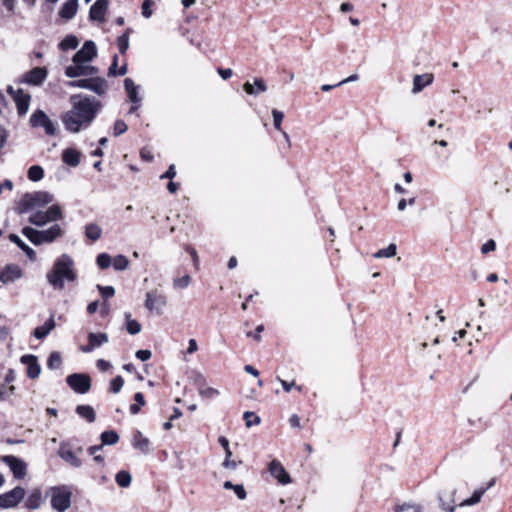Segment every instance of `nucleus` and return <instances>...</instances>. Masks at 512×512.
I'll list each match as a JSON object with an SVG mask.
<instances>
[{"label":"nucleus","mask_w":512,"mask_h":512,"mask_svg":"<svg viewBox=\"0 0 512 512\" xmlns=\"http://www.w3.org/2000/svg\"><path fill=\"white\" fill-rule=\"evenodd\" d=\"M70 102L71 110L61 117L64 128L70 133H78L90 127L102 106L99 100L86 94L71 95Z\"/></svg>","instance_id":"1"},{"label":"nucleus","mask_w":512,"mask_h":512,"mask_svg":"<svg viewBox=\"0 0 512 512\" xmlns=\"http://www.w3.org/2000/svg\"><path fill=\"white\" fill-rule=\"evenodd\" d=\"M48 283L55 290H63L65 287L64 280L74 282L77 274L74 270V261L68 254L64 253L58 257L52 269L46 275Z\"/></svg>","instance_id":"2"},{"label":"nucleus","mask_w":512,"mask_h":512,"mask_svg":"<svg viewBox=\"0 0 512 512\" xmlns=\"http://www.w3.org/2000/svg\"><path fill=\"white\" fill-rule=\"evenodd\" d=\"M22 234L34 245L39 246L45 243H52L62 236L63 230L59 224H54L46 230H37L32 227L22 228Z\"/></svg>","instance_id":"3"},{"label":"nucleus","mask_w":512,"mask_h":512,"mask_svg":"<svg viewBox=\"0 0 512 512\" xmlns=\"http://www.w3.org/2000/svg\"><path fill=\"white\" fill-rule=\"evenodd\" d=\"M53 201V195L47 191L26 192L15 208L18 214H24L35 207H43Z\"/></svg>","instance_id":"4"},{"label":"nucleus","mask_w":512,"mask_h":512,"mask_svg":"<svg viewBox=\"0 0 512 512\" xmlns=\"http://www.w3.org/2000/svg\"><path fill=\"white\" fill-rule=\"evenodd\" d=\"M51 492V507L57 512H65L71 506L72 491L67 485L53 486Z\"/></svg>","instance_id":"5"},{"label":"nucleus","mask_w":512,"mask_h":512,"mask_svg":"<svg viewBox=\"0 0 512 512\" xmlns=\"http://www.w3.org/2000/svg\"><path fill=\"white\" fill-rule=\"evenodd\" d=\"M67 86L70 88L88 89L98 96L104 95L108 88L107 81L100 76L71 80L67 82Z\"/></svg>","instance_id":"6"},{"label":"nucleus","mask_w":512,"mask_h":512,"mask_svg":"<svg viewBox=\"0 0 512 512\" xmlns=\"http://www.w3.org/2000/svg\"><path fill=\"white\" fill-rule=\"evenodd\" d=\"M66 383L78 394H86L91 389V378L86 373H72L66 377Z\"/></svg>","instance_id":"7"},{"label":"nucleus","mask_w":512,"mask_h":512,"mask_svg":"<svg viewBox=\"0 0 512 512\" xmlns=\"http://www.w3.org/2000/svg\"><path fill=\"white\" fill-rule=\"evenodd\" d=\"M29 123L32 128H43L45 133L49 136L56 134L55 124L41 109H37L31 114Z\"/></svg>","instance_id":"8"},{"label":"nucleus","mask_w":512,"mask_h":512,"mask_svg":"<svg viewBox=\"0 0 512 512\" xmlns=\"http://www.w3.org/2000/svg\"><path fill=\"white\" fill-rule=\"evenodd\" d=\"M25 497V489L16 486L12 490L0 494V509H9L16 507Z\"/></svg>","instance_id":"9"},{"label":"nucleus","mask_w":512,"mask_h":512,"mask_svg":"<svg viewBox=\"0 0 512 512\" xmlns=\"http://www.w3.org/2000/svg\"><path fill=\"white\" fill-rule=\"evenodd\" d=\"M166 304V296L161 293H158L156 290H151L146 293L144 305L149 311L155 312L157 315H160L162 314V310L166 306Z\"/></svg>","instance_id":"10"},{"label":"nucleus","mask_w":512,"mask_h":512,"mask_svg":"<svg viewBox=\"0 0 512 512\" xmlns=\"http://www.w3.org/2000/svg\"><path fill=\"white\" fill-rule=\"evenodd\" d=\"M97 56V46L94 41L87 40L82 48L72 57L73 63H89Z\"/></svg>","instance_id":"11"},{"label":"nucleus","mask_w":512,"mask_h":512,"mask_svg":"<svg viewBox=\"0 0 512 512\" xmlns=\"http://www.w3.org/2000/svg\"><path fill=\"white\" fill-rule=\"evenodd\" d=\"M47 76L48 69L46 67H34L21 76L20 82L32 86H40Z\"/></svg>","instance_id":"12"},{"label":"nucleus","mask_w":512,"mask_h":512,"mask_svg":"<svg viewBox=\"0 0 512 512\" xmlns=\"http://www.w3.org/2000/svg\"><path fill=\"white\" fill-rule=\"evenodd\" d=\"M1 461L10 468L14 478L23 479L26 476L27 464L22 459L14 455H4L1 457Z\"/></svg>","instance_id":"13"},{"label":"nucleus","mask_w":512,"mask_h":512,"mask_svg":"<svg viewBox=\"0 0 512 512\" xmlns=\"http://www.w3.org/2000/svg\"><path fill=\"white\" fill-rule=\"evenodd\" d=\"M58 455L63 461L74 468H80L82 466V461L66 442L60 444Z\"/></svg>","instance_id":"14"},{"label":"nucleus","mask_w":512,"mask_h":512,"mask_svg":"<svg viewBox=\"0 0 512 512\" xmlns=\"http://www.w3.org/2000/svg\"><path fill=\"white\" fill-rule=\"evenodd\" d=\"M270 474L278 480L282 485H286L292 482L290 475L285 470L283 465L276 459L272 460L269 464Z\"/></svg>","instance_id":"15"},{"label":"nucleus","mask_w":512,"mask_h":512,"mask_svg":"<svg viewBox=\"0 0 512 512\" xmlns=\"http://www.w3.org/2000/svg\"><path fill=\"white\" fill-rule=\"evenodd\" d=\"M20 361L22 364L27 366V376L30 379H35L39 377L41 373V366L38 363L37 356L33 354H25L21 356Z\"/></svg>","instance_id":"16"},{"label":"nucleus","mask_w":512,"mask_h":512,"mask_svg":"<svg viewBox=\"0 0 512 512\" xmlns=\"http://www.w3.org/2000/svg\"><path fill=\"white\" fill-rule=\"evenodd\" d=\"M109 0H96L95 3L90 7L89 19L91 21L103 22L105 20V14L108 10Z\"/></svg>","instance_id":"17"},{"label":"nucleus","mask_w":512,"mask_h":512,"mask_svg":"<svg viewBox=\"0 0 512 512\" xmlns=\"http://www.w3.org/2000/svg\"><path fill=\"white\" fill-rule=\"evenodd\" d=\"M108 335L106 333H93L88 334V344L81 346V351L84 353H90L95 348L102 346L108 342Z\"/></svg>","instance_id":"18"},{"label":"nucleus","mask_w":512,"mask_h":512,"mask_svg":"<svg viewBox=\"0 0 512 512\" xmlns=\"http://www.w3.org/2000/svg\"><path fill=\"white\" fill-rule=\"evenodd\" d=\"M22 277V270L17 265H7L0 271V281L4 284L11 283Z\"/></svg>","instance_id":"19"},{"label":"nucleus","mask_w":512,"mask_h":512,"mask_svg":"<svg viewBox=\"0 0 512 512\" xmlns=\"http://www.w3.org/2000/svg\"><path fill=\"white\" fill-rule=\"evenodd\" d=\"M17 96L14 97V102L17 107V113L19 116L25 115L29 110L31 95L25 93L23 89H17Z\"/></svg>","instance_id":"20"},{"label":"nucleus","mask_w":512,"mask_h":512,"mask_svg":"<svg viewBox=\"0 0 512 512\" xmlns=\"http://www.w3.org/2000/svg\"><path fill=\"white\" fill-rule=\"evenodd\" d=\"M132 445L135 449L141 451L143 454H149L151 452L150 440L145 437L139 430L135 431L133 434Z\"/></svg>","instance_id":"21"},{"label":"nucleus","mask_w":512,"mask_h":512,"mask_svg":"<svg viewBox=\"0 0 512 512\" xmlns=\"http://www.w3.org/2000/svg\"><path fill=\"white\" fill-rule=\"evenodd\" d=\"M78 1L79 0H67L64 2L59 10V16L65 20L72 19L77 13Z\"/></svg>","instance_id":"22"},{"label":"nucleus","mask_w":512,"mask_h":512,"mask_svg":"<svg viewBox=\"0 0 512 512\" xmlns=\"http://www.w3.org/2000/svg\"><path fill=\"white\" fill-rule=\"evenodd\" d=\"M434 80L433 74L426 73L423 75H415L413 79L412 92L414 94L421 92L426 86L430 85Z\"/></svg>","instance_id":"23"},{"label":"nucleus","mask_w":512,"mask_h":512,"mask_svg":"<svg viewBox=\"0 0 512 512\" xmlns=\"http://www.w3.org/2000/svg\"><path fill=\"white\" fill-rule=\"evenodd\" d=\"M8 238L26 254L30 261H35L37 259L36 252L30 246H28L17 234L12 233Z\"/></svg>","instance_id":"24"},{"label":"nucleus","mask_w":512,"mask_h":512,"mask_svg":"<svg viewBox=\"0 0 512 512\" xmlns=\"http://www.w3.org/2000/svg\"><path fill=\"white\" fill-rule=\"evenodd\" d=\"M243 89L247 94L257 96L267 90V85L262 78H255L254 85L250 82H246L243 85Z\"/></svg>","instance_id":"25"},{"label":"nucleus","mask_w":512,"mask_h":512,"mask_svg":"<svg viewBox=\"0 0 512 512\" xmlns=\"http://www.w3.org/2000/svg\"><path fill=\"white\" fill-rule=\"evenodd\" d=\"M81 159V153L75 148H67L62 153V160L65 164L71 167L79 165Z\"/></svg>","instance_id":"26"},{"label":"nucleus","mask_w":512,"mask_h":512,"mask_svg":"<svg viewBox=\"0 0 512 512\" xmlns=\"http://www.w3.org/2000/svg\"><path fill=\"white\" fill-rule=\"evenodd\" d=\"M42 492L39 488L33 489L25 500V507L30 510H36L40 508L42 504Z\"/></svg>","instance_id":"27"},{"label":"nucleus","mask_w":512,"mask_h":512,"mask_svg":"<svg viewBox=\"0 0 512 512\" xmlns=\"http://www.w3.org/2000/svg\"><path fill=\"white\" fill-rule=\"evenodd\" d=\"M124 88L126 90V93L128 95L129 100L133 104H139L141 103V97L138 94V86L135 85L134 81L131 78H126L124 80Z\"/></svg>","instance_id":"28"},{"label":"nucleus","mask_w":512,"mask_h":512,"mask_svg":"<svg viewBox=\"0 0 512 512\" xmlns=\"http://www.w3.org/2000/svg\"><path fill=\"white\" fill-rule=\"evenodd\" d=\"M87 63H73L65 68L64 74L66 77L74 79L80 76H86Z\"/></svg>","instance_id":"29"},{"label":"nucleus","mask_w":512,"mask_h":512,"mask_svg":"<svg viewBox=\"0 0 512 512\" xmlns=\"http://www.w3.org/2000/svg\"><path fill=\"white\" fill-rule=\"evenodd\" d=\"M218 442L223 447V449L225 450V459H224V462H223V466L225 468L235 469L237 467L236 461H229V458L232 457V452H231L230 447H229L228 439L226 437H224V436H220L219 439H218Z\"/></svg>","instance_id":"30"},{"label":"nucleus","mask_w":512,"mask_h":512,"mask_svg":"<svg viewBox=\"0 0 512 512\" xmlns=\"http://www.w3.org/2000/svg\"><path fill=\"white\" fill-rule=\"evenodd\" d=\"M75 412L89 423H93L96 420V413L90 405H78Z\"/></svg>","instance_id":"31"},{"label":"nucleus","mask_w":512,"mask_h":512,"mask_svg":"<svg viewBox=\"0 0 512 512\" xmlns=\"http://www.w3.org/2000/svg\"><path fill=\"white\" fill-rule=\"evenodd\" d=\"M78 45V38L75 35L69 34L59 43V49L62 51L74 50Z\"/></svg>","instance_id":"32"},{"label":"nucleus","mask_w":512,"mask_h":512,"mask_svg":"<svg viewBox=\"0 0 512 512\" xmlns=\"http://www.w3.org/2000/svg\"><path fill=\"white\" fill-rule=\"evenodd\" d=\"M101 234H102V229L99 225H97L95 223H89L85 226V236L88 239H90L92 241H97L98 239H100Z\"/></svg>","instance_id":"33"},{"label":"nucleus","mask_w":512,"mask_h":512,"mask_svg":"<svg viewBox=\"0 0 512 512\" xmlns=\"http://www.w3.org/2000/svg\"><path fill=\"white\" fill-rule=\"evenodd\" d=\"M100 440L102 446L114 445L119 441V435L115 430H106L101 433Z\"/></svg>","instance_id":"34"},{"label":"nucleus","mask_w":512,"mask_h":512,"mask_svg":"<svg viewBox=\"0 0 512 512\" xmlns=\"http://www.w3.org/2000/svg\"><path fill=\"white\" fill-rule=\"evenodd\" d=\"M132 32L131 28H127L126 31L117 38V46L121 54H125L129 48V34Z\"/></svg>","instance_id":"35"},{"label":"nucleus","mask_w":512,"mask_h":512,"mask_svg":"<svg viewBox=\"0 0 512 512\" xmlns=\"http://www.w3.org/2000/svg\"><path fill=\"white\" fill-rule=\"evenodd\" d=\"M397 246L394 243L388 245V247L378 250L373 254V257L376 259L379 258H391L396 255Z\"/></svg>","instance_id":"36"},{"label":"nucleus","mask_w":512,"mask_h":512,"mask_svg":"<svg viewBox=\"0 0 512 512\" xmlns=\"http://www.w3.org/2000/svg\"><path fill=\"white\" fill-rule=\"evenodd\" d=\"M485 494V489L478 488L476 489L472 496L468 499H465L463 502L459 504V506H473L481 501L482 496Z\"/></svg>","instance_id":"37"},{"label":"nucleus","mask_w":512,"mask_h":512,"mask_svg":"<svg viewBox=\"0 0 512 512\" xmlns=\"http://www.w3.org/2000/svg\"><path fill=\"white\" fill-rule=\"evenodd\" d=\"M27 177L30 181L38 182L44 177V169L39 165L29 167Z\"/></svg>","instance_id":"38"},{"label":"nucleus","mask_w":512,"mask_h":512,"mask_svg":"<svg viewBox=\"0 0 512 512\" xmlns=\"http://www.w3.org/2000/svg\"><path fill=\"white\" fill-rule=\"evenodd\" d=\"M29 223L32 225L42 227L46 225L49 221L45 216V211H37L31 214L28 218Z\"/></svg>","instance_id":"39"},{"label":"nucleus","mask_w":512,"mask_h":512,"mask_svg":"<svg viewBox=\"0 0 512 512\" xmlns=\"http://www.w3.org/2000/svg\"><path fill=\"white\" fill-rule=\"evenodd\" d=\"M115 481L118 484V486L126 488L130 486L132 481V476L128 471L121 470L117 472L115 475Z\"/></svg>","instance_id":"40"},{"label":"nucleus","mask_w":512,"mask_h":512,"mask_svg":"<svg viewBox=\"0 0 512 512\" xmlns=\"http://www.w3.org/2000/svg\"><path fill=\"white\" fill-rule=\"evenodd\" d=\"M62 365V357L58 351H53L50 353L47 359V367L51 370L59 369Z\"/></svg>","instance_id":"41"},{"label":"nucleus","mask_w":512,"mask_h":512,"mask_svg":"<svg viewBox=\"0 0 512 512\" xmlns=\"http://www.w3.org/2000/svg\"><path fill=\"white\" fill-rule=\"evenodd\" d=\"M45 216L46 218L48 219V221H57V220H60L62 218V210H61V207L57 204H54L52 206H50L46 211H45Z\"/></svg>","instance_id":"42"},{"label":"nucleus","mask_w":512,"mask_h":512,"mask_svg":"<svg viewBox=\"0 0 512 512\" xmlns=\"http://www.w3.org/2000/svg\"><path fill=\"white\" fill-rule=\"evenodd\" d=\"M126 330L130 335H136L141 331V325L140 323L130 318V314L126 313Z\"/></svg>","instance_id":"43"},{"label":"nucleus","mask_w":512,"mask_h":512,"mask_svg":"<svg viewBox=\"0 0 512 512\" xmlns=\"http://www.w3.org/2000/svg\"><path fill=\"white\" fill-rule=\"evenodd\" d=\"M457 490L456 489H453L451 491V499H450V504H447L444 500H443V495L441 493L438 494V500H439V504H440V507L446 511V512H454L455 509H456V506L454 505V496L456 494Z\"/></svg>","instance_id":"44"},{"label":"nucleus","mask_w":512,"mask_h":512,"mask_svg":"<svg viewBox=\"0 0 512 512\" xmlns=\"http://www.w3.org/2000/svg\"><path fill=\"white\" fill-rule=\"evenodd\" d=\"M112 265L116 271H124L129 266V260L126 256L119 254L114 257Z\"/></svg>","instance_id":"45"},{"label":"nucleus","mask_w":512,"mask_h":512,"mask_svg":"<svg viewBox=\"0 0 512 512\" xmlns=\"http://www.w3.org/2000/svg\"><path fill=\"white\" fill-rule=\"evenodd\" d=\"M123 385L124 379L122 376L118 375L110 381L109 392L117 394L121 391Z\"/></svg>","instance_id":"46"},{"label":"nucleus","mask_w":512,"mask_h":512,"mask_svg":"<svg viewBox=\"0 0 512 512\" xmlns=\"http://www.w3.org/2000/svg\"><path fill=\"white\" fill-rule=\"evenodd\" d=\"M96 263L100 269H107L112 264V259L108 253H100L96 258Z\"/></svg>","instance_id":"47"},{"label":"nucleus","mask_w":512,"mask_h":512,"mask_svg":"<svg viewBox=\"0 0 512 512\" xmlns=\"http://www.w3.org/2000/svg\"><path fill=\"white\" fill-rule=\"evenodd\" d=\"M243 419L245 420L246 426L251 427L253 425H258L261 422V419L259 416H257L252 411H246L243 414Z\"/></svg>","instance_id":"48"},{"label":"nucleus","mask_w":512,"mask_h":512,"mask_svg":"<svg viewBox=\"0 0 512 512\" xmlns=\"http://www.w3.org/2000/svg\"><path fill=\"white\" fill-rule=\"evenodd\" d=\"M127 129H128V126L123 120H121V119L116 120L114 123V126H113V135L115 137H118V136L124 134L127 131Z\"/></svg>","instance_id":"49"},{"label":"nucleus","mask_w":512,"mask_h":512,"mask_svg":"<svg viewBox=\"0 0 512 512\" xmlns=\"http://www.w3.org/2000/svg\"><path fill=\"white\" fill-rule=\"evenodd\" d=\"M97 289L101 296L107 300L115 295V288L113 286H102L100 284L97 285Z\"/></svg>","instance_id":"50"},{"label":"nucleus","mask_w":512,"mask_h":512,"mask_svg":"<svg viewBox=\"0 0 512 512\" xmlns=\"http://www.w3.org/2000/svg\"><path fill=\"white\" fill-rule=\"evenodd\" d=\"M191 278L189 275H184L182 277L176 278L173 281V286L177 289H185L189 286Z\"/></svg>","instance_id":"51"},{"label":"nucleus","mask_w":512,"mask_h":512,"mask_svg":"<svg viewBox=\"0 0 512 512\" xmlns=\"http://www.w3.org/2000/svg\"><path fill=\"white\" fill-rule=\"evenodd\" d=\"M272 116H273V125H274L275 129L281 131V124H282V121L284 118V113L277 109H273Z\"/></svg>","instance_id":"52"},{"label":"nucleus","mask_w":512,"mask_h":512,"mask_svg":"<svg viewBox=\"0 0 512 512\" xmlns=\"http://www.w3.org/2000/svg\"><path fill=\"white\" fill-rule=\"evenodd\" d=\"M199 394L202 396V397H208V398H213L215 397L216 395L219 394L218 390L212 388V387H207V388H204V387H199Z\"/></svg>","instance_id":"53"},{"label":"nucleus","mask_w":512,"mask_h":512,"mask_svg":"<svg viewBox=\"0 0 512 512\" xmlns=\"http://www.w3.org/2000/svg\"><path fill=\"white\" fill-rule=\"evenodd\" d=\"M118 60H119L118 55L114 54L113 57H112L111 65H110V67L108 69V76L109 77H116L117 76Z\"/></svg>","instance_id":"54"},{"label":"nucleus","mask_w":512,"mask_h":512,"mask_svg":"<svg viewBox=\"0 0 512 512\" xmlns=\"http://www.w3.org/2000/svg\"><path fill=\"white\" fill-rule=\"evenodd\" d=\"M50 333V331H48L44 325H41V326H38L34 329L33 331V335L35 338L39 339V340H42L44 339L45 337H47V335Z\"/></svg>","instance_id":"55"},{"label":"nucleus","mask_w":512,"mask_h":512,"mask_svg":"<svg viewBox=\"0 0 512 512\" xmlns=\"http://www.w3.org/2000/svg\"><path fill=\"white\" fill-rule=\"evenodd\" d=\"M496 249V242L493 240V239H489L488 241H486L482 247H481V252L483 254H487L489 252H492Z\"/></svg>","instance_id":"56"},{"label":"nucleus","mask_w":512,"mask_h":512,"mask_svg":"<svg viewBox=\"0 0 512 512\" xmlns=\"http://www.w3.org/2000/svg\"><path fill=\"white\" fill-rule=\"evenodd\" d=\"M135 356L140 361H147L151 358L152 352L148 349H140L135 353Z\"/></svg>","instance_id":"57"},{"label":"nucleus","mask_w":512,"mask_h":512,"mask_svg":"<svg viewBox=\"0 0 512 512\" xmlns=\"http://www.w3.org/2000/svg\"><path fill=\"white\" fill-rule=\"evenodd\" d=\"M233 490L237 496L238 499L244 500L247 497V493L245 491V488L242 484H235L233 487Z\"/></svg>","instance_id":"58"},{"label":"nucleus","mask_w":512,"mask_h":512,"mask_svg":"<svg viewBox=\"0 0 512 512\" xmlns=\"http://www.w3.org/2000/svg\"><path fill=\"white\" fill-rule=\"evenodd\" d=\"M417 506H418L417 504H411V503L398 504L395 506L394 511L395 512H404V511H408V510L415 511V507H417Z\"/></svg>","instance_id":"59"},{"label":"nucleus","mask_w":512,"mask_h":512,"mask_svg":"<svg viewBox=\"0 0 512 512\" xmlns=\"http://www.w3.org/2000/svg\"><path fill=\"white\" fill-rule=\"evenodd\" d=\"M264 330V326L263 325H258L255 329V332H247V337H253L256 341H260L261 340V332H263Z\"/></svg>","instance_id":"60"},{"label":"nucleus","mask_w":512,"mask_h":512,"mask_svg":"<svg viewBox=\"0 0 512 512\" xmlns=\"http://www.w3.org/2000/svg\"><path fill=\"white\" fill-rule=\"evenodd\" d=\"M176 176V169H175V165L174 164H171L169 167H168V170L162 174L160 176L161 179H170L172 180L174 177Z\"/></svg>","instance_id":"61"},{"label":"nucleus","mask_w":512,"mask_h":512,"mask_svg":"<svg viewBox=\"0 0 512 512\" xmlns=\"http://www.w3.org/2000/svg\"><path fill=\"white\" fill-rule=\"evenodd\" d=\"M217 72L224 80L229 79L233 75V72L230 68H218Z\"/></svg>","instance_id":"62"},{"label":"nucleus","mask_w":512,"mask_h":512,"mask_svg":"<svg viewBox=\"0 0 512 512\" xmlns=\"http://www.w3.org/2000/svg\"><path fill=\"white\" fill-rule=\"evenodd\" d=\"M150 6H151V0L144 1L142 4V15L145 18H149L152 14V12L150 10Z\"/></svg>","instance_id":"63"},{"label":"nucleus","mask_w":512,"mask_h":512,"mask_svg":"<svg viewBox=\"0 0 512 512\" xmlns=\"http://www.w3.org/2000/svg\"><path fill=\"white\" fill-rule=\"evenodd\" d=\"M96 366L100 371L105 372L111 367V364L104 359H99L96 362Z\"/></svg>","instance_id":"64"}]
</instances>
